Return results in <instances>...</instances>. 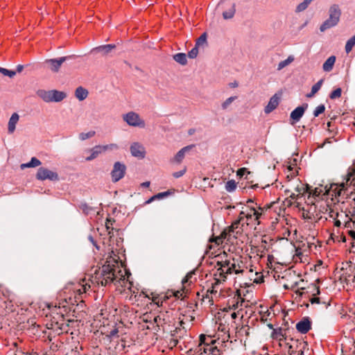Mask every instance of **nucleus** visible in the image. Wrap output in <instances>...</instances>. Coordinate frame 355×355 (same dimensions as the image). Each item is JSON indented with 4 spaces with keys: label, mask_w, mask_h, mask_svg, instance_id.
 <instances>
[{
    "label": "nucleus",
    "mask_w": 355,
    "mask_h": 355,
    "mask_svg": "<svg viewBox=\"0 0 355 355\" xmlns=\"http://www.w3.org/2000/svg\"><path fill=\"white\" fill-rule=\"evenodd\" d=\"M198 54V47L195 45V46L189 51L188 56L189 58L193 59L197 57Z\"/></svg>",
    "instance_id": "e433bc0d"
},
{
    "label": "nucleus",
    "mask_w": 355,
    "mask_h": 355,
    "mask_svg": "<svg viewBox=\"0 0 355 355\" xmlns=\"http://www.w3.org/2000/svg\"><path fill=\"white\" fill-rule=\"evenodd\" d=\"M119 333V330L117 328H114V329H112V331H110V334L107 335V336L111 338L112 337H114L116 336H117Z\"/></svg>",
    "instance_id": "8fccbe9b"
},
{
    "label": "nucleus",
    "mask_w": 355,
    "mask_h": 355,
    "mask_svg": "<svg viewBox=\"0 0 355 355\" xmlns=\"http://www.w3.org/2000/svg\"><path fill=\"white\" fill-rule=\"evenodd\" d=\"M88 96V91L83 87H78L75 91V96L79 101L85 100Z\"/></svg>",
    "instance_id": "aec40b11"
},
{
    "label": "nucleus",
    "mask_w": 355,
    "mask_h": 355,
    "mask_svg": "<svg viewBox=\"0 0 355 355\" xmlns=\"http://www.w3.org/2000/svg\"><path fill=\"white\" fill-rule=\"evenodd\" d=\"M294 60V57L293 55H289L287 59L282 60L279 62L277 66V70H281L288 66Z\"/></svg>",
    "instance_id": "393cba45"
},
{
    "label": "nucleus",
    "mask_w": 355,
    "mask_h": 355,
    "mask_svg": "<svg viewBox=\"0 0 355 355\" xmlns=\"http://www.w3.org/2000/svg\"><path fill=\"white\" fill-rule=\"evenodd\" d=\"M252 214H248L246 215L247 218L250 219V218H252V216H254L255 220H258L259 218L261 216V214L258 211H257L254 208H252Z\"/></svg>",
    "instance_id": "4c0bfd02"
},
{
    "label": "nucleus",
    "mask_w": 355,
    "mask_h": 355,
    "mask_svg": "<svg viewBox=\"0 0 355 355\" xmlns=\"http://www.w3.org/2000/svg\"><path fill=\"white\" fill-rule=\"evenodd\" d=\"M279 102V97L277 94L273 95L269 100L268 105L264 108L266 114H269L272 112L278 106Z\"/></svg>",
    "instance_id": "1a4fd4ad"
},
{
    "label": "nucleus",
    "mask_w": 355,
    "mask_h": 355,
    "mask_svg": "<svg viewBox=\"0 0 355 355\" xmlns=\"http://www.w3.org/2000/svg\"><path fill=\"white\" fill-rule=\"evenodd\" d=\"M193 274H194V272H188L182 281V284H184L189 282Z\"/></svg>",
    "instance_id": "49530a36"
},
{
    "label": "nucleus",
    "mask_w": 355,
    "mask_h": 355,
    "mask_svg": "<svg viewBox=\"0 0 355 355\" xmlns=\"http://www.w3.org/2000/svg\"><path fill=\"white\" fill-rule=\"evenodd\" d=\"M231 263L232 262L230 260H226L223 262L218 263V265L220 266V268L218 269V271H219V275L221 277H223V280H225V279L226 278L225 270L230 266Z\"/></svg>",
    "instance_id": "dca6fc26"
},
{
    "label": "nucleus",
    "mask_w": 355,
    "mask_h": 355,
    "mask_svg": "<svg viewBox=\"0 0 355 355\" xmlns=\"http://www.w3.org/2000/svg\"><path fill=\"white\" fill-rule=\"evenodd\" d=\"M79 208L85 215L90 214L92 211H94V209L89 206L86 202H80L79 205Z\"/></svg>",
    "instance_id": "a878e982"
},
{
    "label": "nucleus",
    "mask_w": 355,
    "mask_h": 355,
    "mask_svg": "<svg viewBox=\"0 0 355 355\" xmlns=\"http://www.w3.org/2000/svg\"><path fill=\"white\" fill-rule=\"evenodd\" d=\"M209 348H207V347H204L203 349H200V350H202V352L200 353V355H203V354L208 353L209 352Z\"/></svg>",
    "instance_id": "e2e57ef3"
},
{
    "label": "nucleus",
    "mask_w": 355,
    "mask_h": 355,
    "mask_svg": "<svg viewBox=\"0 0 355 355\" xmlns=\"http://www.w3.org/2000/svg\"><path fill=\"white\" fill-rule=\"evenodd\" d=\"M74 55L63 56L58 58L47 59L44 61V64L50 69L52 72H58L63 62L67 60L72 59Z\"/></svg>",
    "instance_id": "f03ea898"
},
{
    "label": "nucleus",
    "mask_w": 355,
    "mask_h": 355,
    "mask_svg": "<svg viewBox=\"0 0 355 355\" xmlns=\"http://www.w3.org/2000/svg\"><path fill=\"white\" fill-rule=\"evenodd\" d=\"M20 168L21 169H24L26 168H31V167L30 164H28V162H27V163L21 164L20 166Z\"/></svg>",
    "instance_id": "13d9d810"
},
{
    "label": "nucleus",
    "mask_w": 355,
    "mask_h": 355,
    "mask_svg": "<svg viewBox=\"0 0 355 355\" xmlns=\"http://www.w3.org/2000/svg\"><path fill=\"white\" fill-rule=\"evenodd\" d=\"M325 110V106L323 104H321L316 107L315 110L313 111V116L315 117L318 116L320 114L323 113Z\"/></svg>",
    "instance_id": "c9c22d12"
},
{
    "label": "nucleus",
    "mask_w": 355,
    "mask_h": 355,
    "mask_svg": "<svg viewBox=\"0 0 355 355\" xmlns=\"http://www.w3.org/2000/svg\"><path fill=\"white\" fill-rule=\"evenodd\" d=\"M155 199H157V197H155V196H152L151 198H150L146 202V204H149L151 202H153Z\"/></svg>",
    "instance_id": "0e129e2a"
},
{
    "label": "nucleus",
    "mask_w": 355,
    "mask_h": 355,
    "mask_svg": "<svg viewBox=\"0 0 355 355\" xmlns=\"http://www.w3.org/2000/svg\"><path fill=\"white\" fill-rule=\"evenodd\" d=\"M116 48L115 44H105V45H101L98 46L97 47L93 48L91 50V53H101L103 55H107L112 50Z\"/></svg>",
    "instance_id": "9d476101"
},
{
    "label": "nucleus",
    "mask_w": 355,
    "mask_h": 355,
    "mask_svg": "<svg viewBox=\"0 0 355 355\" xmlns=\"http://www.w3.org/2000/svg\"><path fill=\"white\" fill-rule=\"evenodd\" d=\"M313 292H315V293H313V295H320V288H319V287H317V286H313Z\"/></svg>",
    "instance_id": "6e6d98bb"
},
{
    "label": "nucleus",
    "mask_w": 355,
    "mask_h": 355,
    "mask_svg": "<svg viewBox=\"0 0 355 355\" xmlns=\"http://www.w3.org/2000/svg\"><path fill=\"white\" fill-rule=\"evenodd\" d=\"M246 173L250 174V172L245 168H239L236 172V175L241 178L243 177Z\"/></svg>",
    "instance_id": "c03bdc74"
},
{
    "label": "nucleus",
    "mask_w": 355,
    "mask_h": 355,
    "mask_svg": "<svg viewBox=\"0 0 355 355\" xmlns=\"http://www.w3.org/2000/svg\"><path fill=\"white\" fill-rule=\"evenodd\" d=\"M114 269L112 266L110 265H103L100 271V276L105 274L114 275Z\"/></svg>",
    "instance_id": "b1692460"
},
{
    "label": "nucleus",
    "mask_w": 355,
    "mask_h": 355,
    "mask_svg": "<svg viewBox=\"0 0 355 355\" xmlns=\"http://www.w3.org/2000/svg\"><path fill=\"white\" fill-rule=\"evenodd\" d=\"M205 336L203 334H201L200 336V344H205Z\"/></svg>",
    "instance_id": "680f3d73"
},
{
    "label": "nucleus",
    "mask_w": 355,
    "mask_h": 355,
    "mask_svg": "<svg viewBox=\"0 0 355 355\" xmlns=\"http://www.w3.org/2000/svg\"><path fill=\"white\" fill-rule=\"evenodd\" d=\"M353 46H354L353 44H352L348 41H347L346 44H345V51H346V53H349L352 51Z\"/></svg>",
    "instance_id": "3c124183"
},
{
    "label": "nucleus",
    "mask_w": 355,
    "mask_h": 355,
    "mask_svg": "<svg viewBox=\"0 0 355 355\" xmlns=\"http://www.w3.org/2000/svg\"><path fill=\"white\" fill-rule=\"evenodd\" d=\"M125 171L126 166L123 163L120 162H115L111 171L112 181L116 182L122 179L125 174Z\"/></svg>",
    "instance_id": "20e7f679"
},
{
    "label": "nucleus",
    "mask_w": 355,
    "mask_h": 355,
    "mask_svg": "<svg viewBox=\"0 0 355 355\" xmlns=\"http://www.w3.org/2000/svg\"><path fill=\"white\" fill-rule=\"evenodd\" d=\"M170 193H171V192L169 191H166L161 192V193H159L155 195V197H157V199H160L164 197L168 196Z\"/></svg>",
    "instance_id": "09e8293b"
},
{
    "label": "nucleus",
    "mask_w": 355,
    "mask_h": 355,
    "mask_svg": "<svg viewBox=\"0 0 355 355\" xmlns=\"http://www.w3.org/2000/svg\"><path fill=\"white\" fill-rule=\"evenodd\" d=\"M341 94H342V89H341V88L338 87L331 92V94H329V98L331 99H335L336 98H339V97H340Z\"/></svg>",
    "instance_id": "f704fd0d"
},
{
    "label": "nucleus",
    "mask_w": 355,
    "mask_h": 355,
    "mask_svg": "<svg viewBox=\"0 0 355 355\" xmlns=\"http://www.w3.org/2000/svg\"><path fill=\"white\" fill-rule=\"evenodd\" d=\"M236 188V183L234 180H228L225 184V189L228 192H232L235 191Z\"/></svg>",
    "instance_id": "c85d7f7f"
},
{
    "label": "nucleus",
    "mask_w": 355,
    "mask_h": 355,
    "mask_svg": "<svg viewBox=\"0 0 355 355\" xmlns=\"http://www.w3.org/2000/svg\"><path fill=\"white\" fill-rule=\"evenodd\" d=\"M123 120L130 126L144 127V121L141 120L138 114L130 112L123 115Z\"/></svg>",
    "instance_id": "39448f33"
},
{
    "label": "nucleus",
    "mask_w": 355,
    "mask_h": 355,
    "mask_svg": "<svg viewBox=\"0 0 355 355\" xmlns=\"http://www.w3.org/2000/svg\"><path fill=\"white\" fill-rule=\"evenodd\" d=\"M95 131H89L88 132H81L79 134V139L81 141H85L87 139H89L95 135Z\"/></svg>",
    "instance_id": "c756f323"
},
{
    "label": "nucleus",
    "mask_w": 355,
    "mask_h": 355,
    "mask_svg": "<svg viewBox=\"0 0 355 355\" xmlns=\"http://www.w3.org/2000/svg\"><path fill=\"white\" fill-rule=\"evenodd\" d=\"M311 328V322L309 317L303 318L296 324V329L298 332L304 334H306Z\"/></svg>",
    "instance_id": "6e6552de"
},
{
    "label": "nucleus",
    "mask_w": 355,
    "mask_h": 355,
    "mask_svg": "<svg viewBox=\"0 0 355 355\" xmlns=\"http://www.w3.org/2000/svg\"><path fill=\"white\" fill-rule=\"evenodd\" d=\"M347 41L354 46L355 45V35L354 36H352L351 38H349Z\"/></svg>",
    "instance_id": "052dcab7"
},
{
    "label": "nucleus",
    "mask_w": 355,
    "mask_h": 355,
    "mask_svg": "<svg viewBox=\"0 0 355 355\" xmlns=\"http://www.w3.org/2000/svg\"><path fill=\"white\" fill-rule=\"evenodd\" d=\"M349 236L354 239L355 240V231L352 230H349Z\"/></svg>",
    "instance_id": "bf43d9fd"
},
{
    "label": "nucleus",
    "mask_w": 355,
    "mask_h": 355,
    "mask_svg": "<svg viewBox=\"0 0 355 355\" xmlns=\"http://www.w3.org/2000/svg\"><path fill=\"white\" fill-rule=\"evenodd\" d=\"M324 82L323 79H320L318 80L315 85H313L311 87V89L313 92L317 93L321 88L322 85Z\"/></svg>",
    "instance_id": "58836bf2"
},
{
    "label": "nucleus",
    "mask_w": 355,
    "mask_h": 355,
    "mask_svg": "<svg viewBox=\"0 0 355 355\" xmlns=\"http://www.w3.org/2000/svg\"><path fill=\"white\" fill-rule=\"evenodd\" d=\"M236 264L235 263H232L230 266L226 269L225 270V275H228V274H232L233 272L235 271L236 270Z\"/></svg>",
    "instance_id": "a18cd8bd"
},
{
    "label": "nucleus",
    "mask_w": 355,
    "mask_h": 355,
    "mask_svg": "<svg viewBox=\"0 0 355 355\" xmlns=\"http://www.w3.org/2000/svg\"><path fill=\"white\" fill-rule=\"evenodd\" d=\"M101 148L102 152L103 153L106 150H116L119 148V146L116 144H110L107 145L101 146Z\"/></svg>",
    "instance_id": "72a5a7b5"
},
{
    "label": "nucleus",
    "mask_w": 355,
    "mask_h": 355,
    "mask_svg": "<svg viewBox=\"0 0 355 355\" xmlns=\"http://www.w3.org/2000/svg\"><path fill=\"white\" fill-rule=\"evenodd\" d=\"M347 183L343 182L341 183L339 187L338 184H334L336 186L335 189H333V185L331 186L332 192L334 193L333 195L335 196V197H340L343 196L344 195H347L348 188L346 187V184Z\"/></svg>",
    "instance_id": "9b49d317"
},
{
    "label": "nucleus",
    "mask_w": 355,
    "mask_h": 355,
    "mask_svg": "<svg viewBox=\"0 0 355 355\" xmlns=\"http://www.w3.org/2000/svg\"><path fill=\"white\" fill-rule=\"evenodd\" d=\"M41 162L36 157H33L31 159L30 162H28V164H30L31 168H34L41 165Z\"/></svg>",
    "instance_id": "ea45409f"
},
{
    "label": "nucleus",
    "mask_w": 355,
    "mask_h": 355,
    "mask_svg": "<svg viewBox=\"0 0 355 355\" xmlns=\"http://www.w3.org/2000/svg\"><path fill=\"white\" fill-rule=\"evenodd\" d=\"M89 151L91 152L90 155L85 158V160L87 162L94 159L103 153L101 148V145L95 146L94 148L90 149Z\"/></svg>",
    "instance_id": "2eb2a0df"
},
{
    "label": "nucleus",
    "mask_w": 355,
    "mask_h": 355,
    "mask_svg": "<svg viewBox=\"0 0 355 355\" xmlns=\"http://www.w3.org/2000/svg\"><path fill=\"white\" fill-rule=\"evenodd\" d=\"M238 85L239 84L236 81L230 83V86L233 88L238 87Z\"/></svg>",
    "instance_id": "69168bd1"
},
{
    "label": "nucleus",
    "mask_w": 355,
    "mask_h": 355,
    "mask_svg": "<svg viewBox=\"0 0 355 355\" xmlns=\"http://www.w3.org/2000/svg\"><path fill=\"white\" fill-rule=\"evenodd\" d=\"M141 186L142 187H148L150 186V182H144L141 184Z\"/></svg>",
    "instance_id": "338daca9"
},
{
    "label": "nucleus",
    "mask_w": 355,
    "mask_h": 355,
    "mask_svg": "<svg viewBox=\"0 0 355 355\" xmlns=\"http://www.w3.org/2000/svg\"><path fill=\"white\" fill-rule=\"evenodd\" d=\"M67 97V94L64 92L53 89L52 102L58 103L64 100Z\"/></svg>",
    "instance_id": "f3484780"
},
{
    "label": "nucleus",
    "mask_w": 355,
    "mask_h": 355,
    "mask_svg": "<svg viewBox=\"0 0 355 355\" xmlns=\"http://www.w3.org/2000/svg\"><path fill=\"white\" fill-rule=\"evenodd\" d=\"M349 182H350V184L354 182V187H355V171L347 174V183Z\"/></svg>",
    "instance_id": "79ce46f5"
},
{
    "label": "nucleus",
    "mask_w": 355,
    "mask_h": 355,
    "mask_svg": "<svg viewBox=\"0 0 355 355\" xmlns=\"http://www.w3.org/2000/svg\"><path fill=\"white\" fill-rule=\"evenodd\" d=\"M308 106L309 105L307 103H304L301 106L297 107L295 110H293L291 112L290 114V118L291 120L292 121L291 122V124L293 125L294 123L298 122L301 119V118L304 114V112L308 108Z\"/></svg>",
    "instance_id": "0eeeda50"
},
{
    "label": "nucleus",
    "mask_w": 355,
    "mask_h": 355,
    "mask_svg": "<svg viewBox=\"0 0 355 355\" xmlns=\"http://www.w3.org/2000/svg\"><path fill=\"white\" fill-rule=\"evenodd\" d=\"M195 145L191 144L181 148L175 155L174 159L176 162L180 163L184 159L185 154L192 149Z\"/></svg>",
    "instance_id": "f8f14e48"
},
{
    "label": "nucleus",
    "mask_w": 355,
    "mask_h": 355,
    "mask_svg": "<svg viewBox=\"0 0 355 355\" xmlns=\"http://www.w3.org/2000/svg\"><path fill=\"white\" fill-rule=\"evenodd\" d=\"M52 93L53 89L49 91L44 89H39L37 92V95L44 102L51 103L52 102Z\"/></svg>",
    "instance_id": "4468645a"
},
{
    "label": "nucleus",
    "mask_w": 355,
    "mask_h": 355,
    "mask_svg": "<svg viewBox=\"0 0 355 355\" xmlns=\"http://www.w3.org/2000/svg\"><path fill=\"white\" fill-rule=\"evenodd\" d=\"M350 214L351 217L345 222V226L347 228H355V209L350 212Z\"/></svg>",
    "instance_id": "bb28decb"
},
{
    "label": "nucleus",
    "mask_w": 355,
    "mask_h": 355,
    "mask_svg": "<svg viewBox=\"0 0 355 355\" xmlns=\"http://www.w3.org/2000/svg\"><path fill=\"white\" fill-rule=\"evenodd\" d=\"M352 198L353 201L355 202V192L351 191L349 193H347V196L345 197V199H350Z\"/></svg>",
    "instance_id": "864d4df0"
},
{
    "label": "nucleus",
    "mask_w": 355,
    "mask_h": 355,
    "mask_svg": "<svg viewBox=\"0 0 355 355\" xmlns=\"http://www.w3.org/2000/svg\"><path fill=\"white\" fill-rule=\"evenodd\" d=\"M24 65H22V64H18V65L17 66V70L15 71H16V73H17V72H18V73L21 72V71H22V70L24 69Z\"/></svg>",
    "instance_id": "4d7b16f0"
},
{
    "label": "nucleus",
    "mask_w": 355,
    "mask_h": 355,
    "mask_svg": "<svg viewBox=\"0 0 355 355\" xmlns=\"http://www.w3.org/2000/svg\"><path fill=\"white\" fill-rule=\"evenodd\" d=\"M115 279V273L114 275H109L107 274L101 275L99 277V282L102 286H107V284H111Z\"/></svg>",
    "instance_id": "6ab92c4d"
},
{
    "label": "nucleus",
    "mask_w": 355,
    "mask_h": 355,
    "mask_svg": "<svg viewBox=\"0 0 355 355\" xmlns=\"http://www.w3.org/2000/svg\"><path fill=\"white\" fill-rule=\"evenodd\" d=\"M88 239L93 244V245L96 247V248L97 250L99 249L98 245H97L96 242L94 241V238H93V236L92 235H89L88 236Z\"/></svg>",
    "instance_id": "603ef678"
},
{
    "label": "nucleus",
    "mask_w": 355,
    "mask_h": 355,
    "mask_svg": "<svg viewBox=\"0 0 355 355\" xmlns=\"http://www.w3.org/2000/svg\"><path fill=\"white\" fill-rule=\"evenodd\" d=\"M335 62L336 57L334 55L329 57L327 60L324 62L322 65V69L327 72L330 71L333 69Z\"/></svg>",
    "instance_id": "a211bd4d"
},
{
    "label": "nucleus",
    "mask_w": 355,
    "mask_h": 355,
    "mask_svg": "<svg viewBox=\"0 0 355 355\" xmlns=\"http://www.w3.org/2000/svg\"><path fill=\"white\" fill-rule=\"evenodd\" d=\"M241 218L234 221L231 226L228 227V234L230 236L235 232V230L239 228Z\"/></svg>",
    "instance_id": "2f4dec72"
},
{
    "label": "nucleus",
    "mask_w": 355,
    "mask_h": 355,
    "mask_svg": "<svg viewBox=\"0 0 355 355\" xmlns=\"http://www.w3.org/2000/svg\"><path fill=\"white\" fill-rule=\"evenodd\" d=\"M36 179L40 181L49 180L55 182L59 180V175L56 172L52 171L46 168L40 167L36 173Z\"/></svg>",
    "instance_id": "7ed1b4c3"
},
{
    "label": "nucleus",
    "mask_w": 355,
    "mask_h": 355,
    "mask_svg": "<svg viewBox=\"0 0 355 355\" xmlns=\"http://www.w3.org/2000/svg\"><path fill=\"white\" fill-rule=\"evenodd\" d=\"M132 156L139 159H144L146 156V149L144 146L139 142H134L130 147Z\"/></svg>",
    "instance_id": "423d86ee"
},
{
    "label": "nucleus",
    "mask_w": 355,
    "mask_h": 355,
    "mask_svg": "<svg viewBox=\"0 0 355 355\" xmlns=\"http://www.w3.org/2000/svg\"><path fill=\"white\" fill-rule=\"evenodd\" d=\"M19 119V116L17 113H13L8 121V133H13L16 128V124L17 123Z\"/></svg>",
    "instance_id": "ddd939ff"
},
{
    "label": "nucleus",
    "mask_w": 355,
    "mask_h": 355,
    "mask_svg": "<svg viewBox=\"0 0 355 355\" xmlns=\"http://www.w3.org/2000/svg\"><path fill=\"white\" fill-rule=\"evenodd\" d=\"M341 16V10L338 4H333L329 9V18L320 26V31L324 32L327 29L336 26Z\"/></svg>",
    "instance_id": "f257e3e1"
},
{
    "label": "nucleus",
    "mask_w": 355,
    "mask_h": 355,
    "mask_svg": "<svg viewBox=\"0 0 355 355\" xmlns=\"http://www.w3.org/2000/svg\"><path fill=\"white\" fill-rule=\"evenodd\" d=\"M311 304H320V300L319 297H314L310 300Z\"/></svg>",
    "instance_id": "5fc2aeb1"
},
{
    "label": "nucleus",
    "mask_w": 355,
    "mask_h": 355,
    "mask_svg": "<svg viewBox=\"0 0 355 355\" xmlns=\"http://www.w3.org/2000/svg\"><path fill=\"white\" fill-rule=\"evenodd\" d=\"M0 73L3 75L8 76L10 78H13L16 75V71L12 70H9L6 68H3L0 67Z\"/></svg>",
    "instance_id": "473e14b6"
},
{
    "label": "nucleus",
    "mask_w": 355,
    "mask_h": 355,
    "mask_svg": "<svg viewBox=\"0 0 355 355\" xmlns=\"http://www.w3.org/2000/svg\"><path fill=\"white\" fill-rule=\"evenodd\" d=\"M52 329H53L58 334L62 333L63 331H68L69 324L67 323L59 324L58 322H55V324H51Z\"/></svg>",
    "instance_id": "412c9836"
},
{
    "label": "nucleus",
    "mask_w": 355,
    "mask_h": 355,
    "mask_svg": "<svg viewBox=\"0 0 355 355\" xmlns=\"http://www.w3.org/2000/svg\"><path fill=\"white\" fill-rule=\"evenodd\" d=\"M173 59L178 63L185 65L187 63V55L184 53H178L173 55Z\"/></svg>",
    "instance_id": "4be33fe9"
},
{
    "label": "nucleus",
    "mask_w": 355,
    "mask_h": 355,
    "mask_svg": "<svg viewBox=\"0 0 355 355\" xmlns=\"http://www.w3.org/2000/svg\"><path fill=\"white\" fill-rule=\"evenodd\" d=\"M207 44V33H203L196 40V46L200 47Z\"/></svg>",
    "instance_id": "cd10ccee"
},
{
    "label": "nucleus",
    "mask_w": 355,
    "mask_h": 355,
    "mask_svg": "<svg viewBox=\"0 0 355 355\" xmlns=\"http://www.w3.org/2000/svg\"><path fill=\"white\" fill-rule=\"evenodd\" d=\"M235 4L232 3L230 6V8L223 12V17L225 19H232L235 13Z\"/></svg>",
    "instance_id": "5701e85b"
},
{
    "label": "nucleus",
    "mask_w": 355,
    "mask_h": 355,
    "mask_svg": "<svg viewBox=\"0 0 355 355\" xmlns=\"http://www.w3.org/2000/svg\"><path fill=\"white\" fill-rule=\"evenodd\" d=\"M237 98V96H230L227 98L221 105L223 110H227L231 103Z\"/></svg>",
    "instance_id": "7c9ffc66"
},
{
    "label": "nucleus",
    "mask_w": 355,
    "mask_h": 355,
    "mask_svg": "<svg viewBox=\"0 0 355 355\" xmlns=\"http://www.w3.org/2000/svg\"><path fill=\"white\" fill-rule=\"evenodd\" d=\"M185 173H186V168H184L181 171L173 173V176L175 178H179L182 177Z\"/></svg>",
    "instance_id": "de8ad7c7"
},
{
    "label": "nucleus",
    "mask_w": 355,
    "mask_h": 355,
    "mask_svg": "<svg viewBox=\"0 0 355 355\" xmlns=\"http://www.w3.org/2000/svg\"><path fill=\"white\" fill-rule=\"evenodd\" d=\"M315 94H316V93H315V92H313L311 90L310 93H309V94H306V97H307V98H311V97H313V96L315 95Z\"/></svg>",
    "instance_id": "774afa93"
},
{
    "label": "nucleus",
    "mask_w": 355,
    "mask_h": 355,
    "mask_svg": "<svg viewBox=\"0 0 355 355\" xmlns=\"http://www.w3.org/2000/svg\"><path fill=\"white\" fill-rule=\"evenodd\" d=\"M210 355H220V349L217 347H210L209 349Z\"/></svg>",
    "instance_id": "37998d69"
},
{
    "label": "nucleus",
    "mask_w": 355,
    "mask_h": 355,
    "mask_svg": "<svg viewBox=\"0 0 355 355\" xmlns=\"http://www.w3.org/2000/svg\"><path fill=\"white\" fill-rule=\"evenodd\" d=\"M279 336H283L282 334V328H277L273 329L272 332V337L275 339H277Z\"/></svg>",
    "instance_id": "a19ab883"
}]
</instances>
